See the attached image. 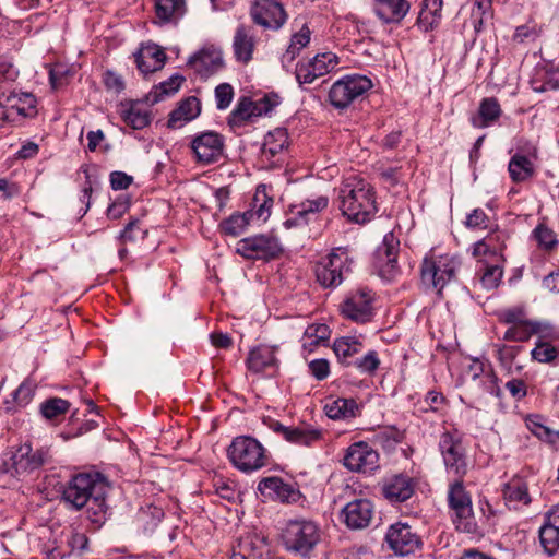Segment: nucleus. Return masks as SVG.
I'll return each instance as SVG.
<instances>
[{"mask_svg": "<svg viewBox=\"0 0 559 559\" xmlns=\"http://www.w3.org/2000/svg\"><path fill=\"white\" fill-rule=\"evenodd\" d=\"M8 109L0 104V118L8 120L12 116V111L20 116L29 117L35 114L36 99L32 94L23 93L21 95H10L7 97Z\"/></svg>", "mask_w": 559, "mask_h": 559, "instance_id": "72a5a7b5", "label": "nucleus"}, {"mask_svg": "<svg viewBox=\"0 0 559 559\" xmlns=\"http://www.w3.org/2000/svg\"><path fill=\"white\" fill-rule=\"evenodd\" d=\"M460 266L461 261L455 255L430 252L425 255L420 265L421 285L442 297L445 286L456 280Z\"/></svg>", "mask_w": 559, "mask_h": 559, "instance_id": "7ed1b4c3", "label": "nucleus"}, {"mask_svg": "<svg viewBox=\"0 0 559 559\" xmlns=\"http://www.w3.org/2000/svg\"><path fill=\"white\" fill-rule=\"evenodd\" d=\"M224 138L215 131H204L191 140L190 147L198 164L210 165L219 160L224 152Z\"/></svg>", "mask_w": 559, "mask_h": 559, "instance_id": "9b49d317", "label": "nucleus"}, {"mask_svg": "<svg viewBox=\"0 0 559 559\" xmlns=\"http://www.w3.org/2000/svg\"><path fill=\"white\" fill-rule=\"evenodd\" d=\"M70 403L67 400L60 397H51L41 403L40 414L46 419H55L60 415L66 414L69 411Z\"/></svg>", "mask_w": 559, "mask_h": 559, "instance_id": "49530a36", "label": "nucleus"}, {"mask_svg": "<svg viewBox=\"0 0 559 559\" xmlns=\"http://www.w3.org/2000/svg\"><path fill=\"white\" fill-rule=\"evenodd\" d=\"M324 409L331 419H346L357 416L358 404L353 399H336L326 403Z\"/></svg>", "mask_w": 559, "mask_h": 559, "instance_id": "e433bc0d", "label": "nucleus"}, {"mask_svg": "<svg viewBox=\"0 0 559 559\" xmlns=\"http://www.w3.org/2000/svg\"><path fill=\"white\" fill-rule=\"evenodd\" d=\"M253 217V212L248 211L243 214H233L219 224V229L223 234L228 236H239L245 231L250 219Z\"/></svg>", "mask_w": 559, "mask_h": 559, "instance_id": "c03bdc74", "label": "nucleus"}, {"mask_svg": "<svg viewBox=\"0 0 559 559\" xmlns=\"http://www.w3.org/2000/svg\"><path fill=\"white\" fill-rule=\"evenodd\" d=\"M353 365L362 373H373L380 365L378 354L374 350H370L364 357L357 358Z\"/></svg>", "mask_w": 559, "mask_h": 559, "instance_id": "864d4df0", "label": "nucleus"}, {"mask_svg": "<svg viewBox=\"0 0 559 559\" xmlns=\"http://www.w3.org/2000/svg\"><path fill=\"white\" fill-rule=\"evenodd\" d=\"M201 112L200 100L195 96H189L176 109L169 114L167 126L171 129L182 127L185 123L195 119Z\"/></svg>", "mask_w": 559, "mask_h": 559, "instance_id": "2f4dec72", "label": "nucleus"}, {"mask_svg": "<svg viewBox=\"0 0 559 559\" xmlns=\"http://www.w3.org/2000/svg\"><path fill=\"white\" fill-rule=\"evenodd\" d=\"M328 204L329 199L325 195H320L313 200H305L292 207L293 216L284 222V226L289 229L300 225H306L311 215L323 211Z\"/></svg>", "mask_w": 559, "mask_h": 559, "instance_id": "a878e982", "label": "nucleus"}, {"mask_svg": "<svg viewBox=\"0 0 559 559\" xmlns=\"http://www.w3.org/2000/svg\"><path fill=\"white\" fill-rule=\"evenodd\" d=\"M353 272V259L346 248H336L314 267L318 283L324 288L340 286Z\"/></svg>", "mask_w": 559, "mask_h": 559, "instance_id": "423d86ee", "label": "nucleus"}, {"mask_svg": "<svg viewBox=\"0 0 559 559\" xmlns=\"http://www.w3.org/2000/svg\"><path fill=\"white\" fill-rule=\"evenodd\" d=\"M521 349V346L503 345L498 349L499 360L501 361L502 365L510 366Z\"/></svg>", "mask_w": 559, "mask_h": 559, "instance_id": "69168bd1", "label": "nucleus"}, {"mask_svg": "<svg viewBox=\"0 0 559 559\" xmlns=\"http://www.w3.org/2000/svg\"><path fill=\"white\" fill-rule=\"evenodd\" d=\"M485 271L480 277L481 285L486 289H492L498 286L501 277H502V270L498 264L488 265L485 264Z\"/></svg>", "mask_w": 559, "mask_h": 559, "instance_id": "603ef678", "label": "nucleus"}, {"mask_svg": "<svg viewBox=\"0 0 559 559\" xmlns=\"http://www.w3.org/2000/svg\"><path fill=\"white\" fill-rule=\"evenodd\" d=\"M546 337H540L535 347L531 352L532 358L540 364H551L559 355V350L549 342L545 341Z\"/></svg>", "mask_w": 559, "mask_h": 559, "instance_id": "a18cd8bd", "label": "nucleus"}, {"mask_svg": "<svg viewBox=\"0 0 559 559\" xmlns=\"http://www.w3.org/2000/svg\"><path fill=\"white\" fill-rule=\"evenodd\" d=\"M409 10L406 0H374V12L384 23L401 22Z\"/></svg>", "mask_w": 559, "mask_h": 559, "instance_id": "473e14b6", "label": "nucleus"}, {"mask_svg": "<svg viewBox=\"0 0 559 559\" xmlns=\"http://www.w3.org/2000/svg\"><path fill=\"white\" fill-rule=\"evenodd\" d=\"M310 29L307 26H302L298 33L292 36L289 46L282 56V63L284 67L292 63L299 55L300 50L310 43Z\"/></svg>", "mask_w": 559, "mask_h": 559, "instance_id": "79ce46f5", "label": "nucleus"}, {"mask_svg": "<svg viewBox=\"0 0 559 559\" xmlns=\"http://www.w3.org/2000/svg\"><path fill=\"white\" fill-rule=\"evenodd\" d=\"M535 334L540 335V337H552L551 328L548 324L524 320L509 326L504 332L503 340L522 343L528 341Z\"/></svg>", "mask_w": 559, "mask_h": 559, "instance_id": "5701e85b", "label": "nucleus"}, {"mask_svg": "<svg viewBox=\"0 0 559 559\" xmlns=\"http://www.w3.org/2000/svg\"><path fill=\"white\" fill-rule=\"evenodd\" d=\"M288 147V133L286 129L276 128L265 136L261 148V156L271 165L282 160Z\"/></svg>", "mask_w": 559, "mask_h": 559, "instance_id": "393cba45", "label": "nucleus"}, {"mask_svg": "<svg viewBox=\"0 0 559 559\" xmlns=\"http://www.w3.org/2000/svg\"><path fill=\"white\" fill-rule=\"evenodd\" d=\"M253 201L258 206L253 215H257L259 219L265 221L270 215V209L273 204V200L265 194L264 188H258Z\"/></svg>", "mask_w": 559, "mask_h": 559, "instance_id": "3c124183", "label": "nucleus"}, {"mask_svg": "<svg viewBox=\"0 0 559 559\" xmlns=\"http://www.w3.org/2000/svg\"><path fill=\"white\" fill-rule=\"evenodd\" d=\"M265 551L266 539L257 533H247L239 537L230 559H262Z\"/></svg>", "mask_w": 559, "mask_h": 559, "instance_id": "b1692460", "label": "nucleus"}, {"mask_svg": "<svg viewBox=\"0 0 559 559\" xmlns=\"http://www.w3.org/2000/svg\"><path fill=\"white\" fill-rule=\"evenodd\" d=\"M338 63L340 60L333 52L318 53L307 63L297 64L296 79L300 85L310 84L317 78L323 76L333 71Z\"/></svg>", "mask_w": 559, "mask_h": 559, "instance_id": "a211bd4d", "label": "nucleus"}, {"mask_svg": "<svg viewBox=\"0 0 559 559\" xmlns=\"http://www.w3.org/2000/svg\"><path fill=\"white\" fill-rule=\"evenodd\" d=\"M188 64L201 76L207 78L222 67L223 60L219 52L202 49L189 58Z\"/></svg>", "mask_w": 559, "mask_h": 559, "instance_id": "7c9ffc66", "label": "nucleus"}, {"mask_svg": "<svg viewBox=\"0 0 559 559\" xmlns=\"http://www.w3.org/2000/svg\"><path fill=\"white\" fill-rule=\"evenodd\" d=\"M502 496L509 509L519 510L532 502L526 480L518 476L504 484Z\"/></svg>", "mask_w": 559, "mask_h": 559, "instance_id": "cd10ccee", "label": "nucleus"}, {"mask_svg": "<svg viewBox=\"0 0 559 559\" xmlns=\"http://www.w3.org/2000/svg\"><path fill=\"white\" fill-rule=\"evenodd\" d=\"M478 117L473 119L474 127L486 128L501 115L498 100L493 97L484 98L479 105Z\"/></svg>", "mask_w": 559, "mask_h": 559, "instance_id": "ea45409f", "label": "nucleus"}, {"mask_svg": "<svg viewBox=\"0 0 559 559\" xmlns=\"http://www.w3.org/2000/svg\"><path fill=\"white\" fill-rule=\"evenodd\" d=\"M415 485L409 476L397 474L383 481L381 491L383 497L392 503L404 502L414 495Z\"/></svg>", "mask_w": 559, "mask_h": 559, "instance_id": "412c9836", "label": "nucleus"}, {"mask_svg": "<svg viewBox=\"0 0 559 559\" xmlns=\"http://www.w3.org/2000/svg\"><path fill=\"white\" fill-rule=\"evenodd\" d=\"M320 528L307 519L290 520L282 531V542L288 551L308 556L320 542Z\"/></svg>", "mask_w": 559, "mask_h": 559, "instance_id": "39448f33", "label": "nucleus"}, {"mask_svg": "<svg viewBox=\"0 0 559 559\" xmlns=\"http://www.w3.org/2000/svg\"><path fill=\"white\" fill-rule=\"evenodd\" d=\"M35 391V385L31 381H24L14 392L13 397L19 406L27 405Z\"/></svg>", "mask_w": 559, "mask_h": 559, "instance_id": "bf43d9fd", "label": "nucleus"}, {"mask_svg": "<svg viewBox=\"0 0 559 559\" xmlns=\"http://www.w3.org/2000/svg\"><path fill=\"white\" fill-rule=\"evenodd\" d=\"M373 503L368 499H355L347 502L340 512V521L352 531L368 527L373 519Z\"/></svg>", "mask_w": 559, "mask_h": 559, "instance_id": "dca6fc26", "label": "nucleus"}, {"mask_svg": "<svg viewBox=\"0 0 559 559\" xmlns=\"http://www.w3.org/2000/svg\"><path fill=\"white\" fill-rule=\"evenodd\" d=\"M473 255L484 264L490 261L497 262L499 259L496 248H492L487 239H481L474 245Z\"/></svg>", "mask_w": 559, "mask_h": 559, "instance_id": "09e8293b", "label": "nucleus"}, {"mask_svg": "<svg viewBox=\"0 0 559 559\" xmlns=\"http://www.w3.org/2000/svg\"><path fill=\"white\" fill-rule=\"evenodd\" d=\"M134 57L138 69L144 75L160 70L166 60L164 50L155 45L141 46Z\"/></svg>", "mask_w": 559, "mask_h": 559, "instance_id": "c85d7f7f", "label": "nucleus"}, {"mask_svg": "<svg viewBox=\"0 0 559 559\" xmlns=\"http://www.w3.org/2000/svg\"><path fill=\"white\" fill-rule=\"evenodd\" d=\"M362 349V344L355 336H342L334 341L333 350L343 364L350 365L348 358L358 354Z\"/></svg>", "mask_w": 559, "mask_h": 559, "instance_id": "a19ab883", "label": "nucleus"}, {"mask_svg": "<svg viewBox=\"0 0 559 559\" xmlns=\"http://www.w3.org/2000/svg\"><path fill=\"white\" fill-rule=\"evenodd\" d=\"M531 86L537 93L559 90V70L554 68L537 70L531 80Z\"/></svg>", "mask_w": 559, "mask_h": 559, "instance_id": "58836bf2", "label": "nucleus"}, {"mask_svg": "<svg viewBox=\"0 0 559 559\" xmlns=\"http://www.w3.org/2000/svg\"><path fill=\"white\" fill-rule=\"evenodd\" d=\"M309 370L317 380H324L330 374V365L326 359H314L309 362Z\"/></svg>", "mask_w": 559, "mask_h": 559, "instance_id": "680f3d73", "label": "nucleus"}, {"mask_svg": "<svg viewBox=\"0 0 559 559\" xmlns=\"http://www.w3.org/2000/svg\"><path fill=\"white\" fill-rule=\"evenodd\" d=\"M185 0H156L155 12L160 22H169L176 12L183 7Z\"/></svg>", "mask_w": 559, "mask_h": 559, "instance_id": "de8ad7c7", "label": "nucleus"}, {"mask_svg": "<svg viewBox=\"0 0 559 559\" xmlns=\"http://www.w3.org/2000/svg\"><path fill=\"white\" fill-rule=\"evenodd\" d=\"M338 199L342 214L357 224L369 222L377 212L373 188L364 180L343 183Z\"/></svg>", "mask_w": 559, "mask_h": 559, "instance_id": "f03ea898", "label": "nucleus"}, {"mask_svg": "<svg viewBox=\"0 0 559 559\" xmlns=\"http://www.w3.org/2000/svg\"><path fill=\"white\" fill-rule=\"evenodd\" d=\"M380 176H381V179L383 180V182L390 189L400 183V181L402 179L401 168H393V167L383 168L380 171Z\"/></svg>", "mask_w": 559, "mask_h": 559, "instance_id": "e2e57ef3", "label": "nucleus"}, {"mask_svg": "<svg viewBox=\"0 0 559 559\" xmlns=\"http://www.w3.org/2000/svg\"><path fill=\"white\" fill-rule=\"evenodd\" d=\"M123 119L127 124L135 130H141L150 123V116L135 107H131L129 110H127L124 112Z\"/></svg>", "mask_w": 559, "mask_h": 559, "instance_id": "8fccbe9b", "label": "nucleus"}, {"mask_svg": "<svg viewBox=\"0 0 559 559\" xmlns=\"http://www.w3.org/2000/svg\"><path fill=\"white\" fill-rule=\"evenodd\" d=\"M272 108L273 104L267 97H264L259 102H252L250 98L243 97L231 111L228 123L230 126H241L254 116L258 117L266 115L272 110Z\"/></svg>", "mask_w": 559, "mask_h": 559, "instance_id": "aec40b11", "label": "nucleus"}, {"mask_svg": "<svg viewBox=\"0 0 559 559\" xmlns=\"http://www.w3.org/2000/svg\"><path fill=\"white\" fill-rule=\"evenodd\" d=\"M164 511L160 508L150 506L140 513V520L145 523L146 530H153L163 519Z\"/></svg>", "mask_w": 559, "mask_h": 559, "instance_id": "4d7b16f0", "label": "nucleus"}, {"mask_svg": "<svg viewBox=\"0 0 559 559\" xmlns=\"http://www.w3.org/2000/svg\"><path fill=\"white\" fill-rule=\"evenodd\" d=\"M132 177L123 171H112L110 174V186L114 190H124L132 183Z\"/></svg>", "mask_w": 559, "mask_h": 559, "instance_id": "0e129e2a", "label": "nucleus"}, {"mask_svg": "<svg viewBox=\"0 0 559 559\" xmlns=\"http://www.w3.org/2000/svg\"><path fill=\"white\" fill-rule=\"evenodd\" d=\"M489 217L481 209H475L467 215L465 225L468 228L486 229L488 227Z\"/></svg>", "mask_w": 559, "mask_h": 559, "instance_id": "052dcab7", "label": "nucleus"}, {"mask_svg": "<svg viewBox=\"0 0 559 559\" xmlns=\"http://www.w3.org/2000/svg\"><path fill=\"white\" fill-rule=\"evenodd\" d=\"M104 84L107 90L120 93L124 88V83L120 75L112 71H106L104 74Z\"/></svg>", "mask_w": 559, "mask_h": 559, "instance_id": "338daca9", "label": "nucleus"}, {"mask_svg": "<svg viewBox=\"0 0 559 559\" xmlns=\"http://www.w3.org/2000/svg\"><path fill=\"white\" fill-rule=\"evenodd\" d=\"M373 297L371 290L359 288L350 292L341 304L342 314L357 323H366L371 321L373 317L372 307Z\"/></svg>", "mask_w": 559, "mask_h": 559, "instance_id": "f8f14e48", "label": "nucleus"}, {"mask_svg": "<svg viewBox=\"0 0 559 559\" xmlns=\"http://www.w3.org/2000/svg\"><path fill=\"white\" fill-rule=\"evenodd\" d=\"M399 240L393 234H386L382 245L377 250V258L381 264V273L383 275H393L397 269Z\"/></svg>", "mask_w": 559, "mask_h": 559, "instance_id": "c756f323", "label": "nucleus"}, {"mask_svg": "<svg viewBox=\"0 0 559 559\" xmlns=\"http://www.w3.org/2000/svg\"><path fill=\"white\" fill-rule=\"evenodd\" d=\"M439 449L447 469L457 478H463L467 473V462L461 439L445 431L440 437Z\"/></svg>", "mask_w": 559, "mask_h": 559, "instance_id": "ddd939ff", "label": "nucleus"}, {"mask_svg": "<svg viewBox=\"0 0 559 559\" xmlns=\"http://www.w3.org/2000/svg\"><path fill=\"white\" fill-rule=\"evenodd\" d=\"M508 170L513 182H523L535 174L532 160L525 155L515 154L511 157Z\"/></svg>", "mask_w": 559, "mask_h": 559, "instance_id": "c9c22d12", "label": "nucleus"}, {"mask_svg": "<svg viewBox=\"0 0 559 559\" xmlns=\"http://www.w3.org/2000/svg\"><path fill=\"white\" fill-rule=\"evenodd\" d=\"M228 457L231 464L243 473H252L267 464L269 457L265 448L249 436L236 437L229 448Z\"/></svg>", "mask_w": 559, "mask_h": 559, "instance_id": "20e7f679", "label": "nucleus"}, {"mask_svg": "<svg viewBox=\"0 0 559 559\" xmlns=\"http://www.w3.org/2000/svg\"><path fill=\"white\" fill-rule=\"evenodd\" d=\"M234 90L228 83H222L215 88V98L217 108L223 110L226 109L233 99Z\"/></svg>", "mask_w": 559, "mask_h": 559, "instance_id": "13d9d810", "label": "nucleus"}, {"mask_svg": "<svg viewBox=\"0 0 559 559\" xmlns=\"http://www.w3.org/2000/svg\"><path fill=\"white\" fill-rule=\"evenodd\" d=\"M236 252L250 260H270L282 252V247L272 235H255L240 239L236 245Z\"/></svg>", "mask_w": 559, "mask_h": 559, "instance_id": "9d476101", "label": "nucleus"}, {"mask_svg": "<svg viewBox=\"0 0 559 559\" xmlns=\"http://www.w3.org/2000/svg\"><path fill=\"white\" fill-rule=\"evenodd\" d=\"M10 461L11 465L5 471L23 478L52 463V453L49 447L33 448L31 443H24L13 452Z\"/></svg>", "mask_w": 559, "mask_h": 559, "instance_id": "0eeeda50", "label": "nucleus"}, {"mask_svg": "<svg viewBox=\"0 0 559 559\" xmlns=\"http://www.w3.org/2000/svg\"><path fill=\"white\" fill-rule=\"evenodd\" d=\"M534 236L539 246L544 247L547 250L552 249L557 245L555 233L544 225H538L535 228Z\"/></svg>", "mask_w": 559, "mask_h": 559, "instance_id": "5fc2aeb1", "label": "nucleus"}, {"mask_svg": "<svg viewBox=\"0 0 559 559\" xmlns=\"http://www.w3.org/2000/svg\"><path fill=\"white\" fill-rule=\"evenodd\" d=\"M329 328L326 324H312L305 331V336L311 338L310 345H318L329 338Z\"/></svg>", "mask_w": 559, "mask_h": 559, "instance_id": "6e6d98bb", "label": "nucleus"}, {"mask_svg": "<svg viewBox=\"0 0 559 559\" xmlns=\"http://www.w3.org/2000/svg\"><path fill=\"white\" fill-rule=\"evenodd\" d=\"M271 428L281 433L286 441L298 445L309 447L322 438L321 430L309 427H287L280 421H274Z\"/></svg>", "mask_w": 559, "mask_h": 559, "instance_id": "bb28decb", "label": "nucleus"}, {"mask_svg": "<svg viewBox=\"0 0 559 559\" xmlns=\"http://www.w3.org/2000/svg\"><path fill=\"white\" fill-rule=\"evenodd\" d=\"M385 539L390 548L400 556L414 554L421 547V539L407 523H395L388 530Z\"/></svg>", "mask_w": 559, "mask_h": 559, "instance_id": "2eb2a0df", "label": "nucleus"}, {"mask_svg": "<svg viewBox=\"0 0 559 559\" xmlns=\"http://www.w3.org/2000/svg\"><path fill=\"white\" fill-rule=\"evenodd\" d=\"M108 490L109 485L100 473H81L69 480L62 498L73 509L86 507L90 520L100 523L107 510Z\"/></svg>", "mask_w": 559, "mask_h": 559, "instance_id": "f257e3e1", "label": "nucleus"}, {"mask_svg": "<svg viewBox=\"0 0 559 559\" xmlns=\"http://www.w3.org/2000/svg\"><path fill=\"white\" fill-rule=\"evenodd\" d=\"M250 15L255 24L273 31L281 28L287 19L283 5L275 0H257Z\"/></svg>", "mask_w": 559, "mask_h": 559, "instance_id": "f3484780", "label": "nucleus"}, {"mask_svg": "<svg viewBox=\"0 0 559 559\" xmlns=\"http://www.w3.org/2000/svg\"><path fill=\"white\" fill-rule=\"evenodd\" d=\"M442 0H423L418 22L426 28H433L441 19Z\"/></svg>", "mask_w": 559, "mask_h": 559, "instance_id": "37998d69", "label": "nucleus"}, {"mask_svg": "<svg viewBox=\"0 0 559 559\" xmlns=\"http://www.w3.org/2000/svg\"><path fill=\"white\" fill-rule=\"evenodd\" d=\"M257 43L255 28L251 25H239L233 38L235 59L243 64L249 63L253 59Z\"/></svg>", "mask_w": 559, "mask_h": 559, "instance_id": "6ab92c4d", "label": "nucleus"}, {"mask_svg": "<svg viewBox=\"0 0 559 559\" xmlns=\"http://www.w3.org/2000/svg\"><path fill=\"white\" fill-rule=\"evenodd\" d=\"M258 490L265 498L282 502L288 501L294 493L288 484H285L282 478L275 476L265 477L260 480Z\"/></svg>", "mask_w": 559, "mask_h": 559, "instance_id": "f704fd0d", "label": "nucleus"}, {"mask_svg": "<svg viewBox=\"0 0 559 559\" xmlns=\"http://www.w3.org/2000/svg\"><path fill=\"white\" fill-rule=\"evenodd\" d=\"M540 546L548 556L559 550V507H555L545 516L538 531Z\"/></svg>", "mask_w": 559, "mask_h": 559, "instance_id": "4be33fe9", "label": "nucleus"}, {"mask_svg": "<svg viewBox=\"0 0 559 559\" xmlns=\"http://www.w3.org/2000/svg\"><path fill=\"white\" fill-rule=\"evenodd\" d=\"M276 357L273 348L259 346L249 353L247 366L253 372H261L265 368L275 365Z\"/></svg>", "mask_w": 559, "mask_h": 559, "instance_id": "4c0bfd02", "label": "nucleus"}, {"mask_svg": "<svg viewBox=\"0 0 559 559\" xmlns=\"http://www.w3.org/2000/svg\"><path fill=\"white\" fill-rule=\"evenodd\" d=\"M448 502L450 509L454 512L456 528L464 533H475L477 525L474 521L472 498L465 490L462 478H457L450 485Z\"/></svg>", "mask_w": 559, "mask_h": 559, "instance_id": "1a4fd4ad", "label": "nucleus"}, {"mask_svg": "<svg viewBox=\"0 0 559 559\" xmlns=\"http://www.w3.org/2000/svg\"><path fill=\"white\" fill-rule=\"evenodd\" d=\"M344 466L355 473H372L379 467V453L365 441L353 443L344 456Z\"/></svg>", "mask_w": 559, "mask_h": 559, "instance_id": "4468645a", "label": "nucleus"}, {"mask_svg": "<svg viewBox=\"0 0 559 559\" xmlns=\"http://www.w3.org/2000/svg\"><path fill=\"white\" fill-rule=\"evenodd\" d=\"M506 388L514 399H522L526 395V384L521 379H512L506 383Z\"/></svg>", "mask_w": 559, "mask_h": 559, "instance_id": "774afa93", "label": "nucleus"}, {"mask_svg": "<svg viewBox=\"0 0 559 559\" xmlns=\"http://www.w3.org/2000/svg\"><path fill=\"white\" fill-rule=\"evenodd\" d=\"M371 87L372 82L368 76L348 74L333 83L329 91V100L334 108L342 110Z\"/></svg>", "mask_w": 559, "mask_h": 559, "instance_id": "6e6552de", "label": "nucleus"}]
</instances>
